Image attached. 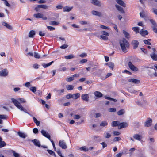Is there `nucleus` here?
I'll use <instances>...</instances> for the list:
<instances>
[{"label":"nucleus","mask_w":157,"mask_h":157,"mask_svg":"<svg viewBox=\"0 0 157 157\" xmlns=\"http://www.w3.org/2000/svg\"><path fill=\"white\" fill-rule=\"evenodd\" d=\"M100 27L101 28H102V29H107V30H110V28L109 27H107V26L104 25H101L100 26Z\"/></svg>","instance_id":"51"},{"label":"nucleus","mask_w":157,"mask_h":157,"mask_svg":"<svg viewBox=\"0 0 157 157\" xmlns=\"http://www.w3.org/2000/svg\"><path fill=\"white\" fill-rule=\"evenodd\" d=\"M154 32L157 33V26H151Z\"/></svg>","instance_id":"62"},{"label":"nucleus","mask_w":157,"mask_h":157,"mask_svg":"<svg viewBox=\"0 0 157 157\" xmlns=\"http://www.w3.org/2000/svg\"><path fill=\"white\" fill-rule=\"evenodd\" d=\"M68 45L66 44H64L60 47V48L61 49H65L67 48Z\"/></svg>","instance_id":"59"},{"label":"nucleus","mask_w":157,"mask_h":157,"mask_svg":"<svg viewBox=\"0 0 157 157\" xmlns=\"http://www.w3.org/2000/svg\"><path fill=\"white\" fill-rule=\"evenodd\" d=\"M41 133L42 135L46 137L48 139H49L50 138V136L44 130H42L41 131Z\"/></svg>","instance_id":"17"},{"label":"nucleus","mask_w":157,"mask_h":157,"mask_svg":"<svg viewBox=\"0 0 157 157\" xmlns=\"http://www.w3.org/2000/svg\"><path fill=\"white\" fill-rule=\"evenodd\" d=\"M73 95L72 94H69L66 96V98L67 99H69L71 98H73Z\"/></svg>","instance_id":"63"},{"label":"nucleus","mask_w":157,"mask_h":157,"mask_svg":"<svg viewBox=\"0 0 157 157\" xmlns=\"http://www.w3.org/2000/svg\"><path fill=\"white\" fill-rule=\"evenodd\" d=\"M73 8V6H66L63 7V12H69Z\"/></svg>","instance_id":"16"},{"label":"nucleus","mask_w":157,"mask_h":157,"mask_svg":"<svg viewBox=\"0 0 157 157\" xmlns=\"http://www.w3.org/2000/svg\"><path fill=\"white\" fill-rule=\"evenodd\" d=\"M128 82L133 83L135 84H138L140 82V81L135 78H129L128 80Z\"/></svg>","instance_id":"13"},{"label":"nucleus","mask_w":157,"mask_h":157,"mask_svg":"<svg viewBox=\"0 0 157 157\" xmlns=\"http://www.w3.org/2000/svg\"><path fill=\"white\" fill-rule=\"evenodd\" d=\"M128 66L129 68L133 71H138V68L133 65L131 62H128Z\"/></svg>","instance_id":"7"},{"label":"nucleus","mask_w":157,"mask_h":157,"mask_svg":"<svg viewBox=\"0 0 157 157\" xmlns=\"http://www.w3.org/2000/svg\"><path fill=\"white\" fill-rule=\"evenodd\" d=\"M56 152L59 156H60L61 157H62V153L60 149H57Z\"/></svg>","instance_id":"60"},{"label":"nucleus","mask_w":157,"mask_h":157,"mask_svg":"<svg viewBox=\"0 0 157 157\" xmlns=\"http://www.w3.org/2000/svg\"><path fill=\"white\" fill-rule=\"evenodd\" d=\"M152 121L150 118H148L144 123V125L145 127H149L152 124Z\"/></svg>","instance_id":"8"},{"label":"nucleus","mask_w":157,"mask_h":157,"mask_svg":"<svg viewBox=\"0 0 157 157\" xmlns=\"http://www.w3.org/2000/svg\"><path fill=\"white\" fill-rule=\"evenodd\" d=\"M49 24L50 25H57L59 24V23L55 21H51Z\"/></svg>","instance_id":"39"},{"label":"nucleus","mask_w":157,"mask_h":157,"mask_svg":"<svg viewBox=\"0 0 157 157\" xmlns=\"http://www.w3.org/2000/svg\"><path fill=\"white\" fill-rule=\"evenodd\" d=\"M125 113L124 109H122L117 112V114L119 116H120L124 114Z\"/></svg>","instance_id":"33"},{"label":"nucleus","mask_w":157,"mask_h":157,"mask_svg":"<svg viewBox=\"0 0 157 157\" xmlns=\"http://www.w3.org/2000/svg\"><path fill=\"white\" fill-rule=\"evenodd\" d=\"M33 119L34 122L36 124L37 126H39L40 125V121H38L37 119L34 117H33Z\"/></svg>","instance_id":"45"},{"label":"nucleus","mask_w":157,"mask_h":157,"mask_svg":"<svg viewBox=\"0 0 157 157\" xmlns=\"http://www.w3.org/2000/svg\"><path fill=\"white\" fill-rule=\"evenodd\" d=\"M101 33L104 35H105V36H109V33H108L107 32L105 31H101Z\"/></svg>","instance_id":"55"},{"label":"nucleus","mask_w":157,"mask_h":157,"mask_svg":"<svg viewBox=\"0 0 157 157\" xmlns=\"http://www.w3.org/2000/svg\"><path fill=\"white\" fill-rule=\"evenodd\" d=\"M148 33V32L147 30H141L140 31V34L143 36H145V35H147Z\"/></svg>","instance_id":"30"},{"label":"nucleus","mask_w":157,"mask_h":157,"mask_svg":"<svg viewBox=\"0 0 157 157\" xmlns=\"http://www.w3.org/2000/svg\"><path fill=\"white\" fill-rule=\"evenodd\" d=\"M34 16L37 18H42L43 20H46L47 19V17L44 16L43 14L40 13L34 14Z\"/></svg>","instance_id":"10"},{"label":"nucleus","mask_w":157,"mask_h":157,"mask_svg":"<svg viewBox=\"0 0 157 157\" xmlns=\"http://www.w3.org/2000/svg\"><path fill=\"white\" fill-rule=\"evenodd\" d=\"M123 33L124 34L125 37L127 39H129L130 37L129 34L125 30L123 31Z\"/></svg>","instance_id":"36"},{"label":"nucleus","mask_w":157,"mask_h":157,"mask_svg":"<svg viewBox=\"0 0 157 157\" xmlns=\"http://www.w3.org/2000/svg\"><path fill=\"white\" fill-rule=\"evenodd\" d=\"M151 39H148V40H144V42L145 44L148 45H151V44L149 42Z\"/></svg>","instance_id":"48"},{"label":"nucleus","mask_w":157,"mask_h":157,"mask_svg":"<svg viewBox=\"0 0 157 157\" xmlns=\"http://www.w3.org/2000/svg\"><path fill=\"white\" fill-rule=\"evenodd\" d=\"M66 88L67 90H71L73 89L74 86L72 85H67L66 86Z\"/></svg>","instance_id":"41"},{"label":"nucleus","mask_w":157,"mask_h":157,"mask_svg":"<svg viewBox=\"0 0 157 157\" xmlns=\"http://www.w3.org/2000/svg\"><path fill=\"white\" fill-rule=\"evenodd\" d=\"M75 57V56L72 54H70L67 56H64V58L66 59H73Z\"/></svg>","instance_id":"26"},{"label":"nucleus","mask_w":157,"mask_h":157,"mask_svg":"<svg viewBox=\"0 0 157 157\" xmlns=\"http://www.w3.org/2000/svg\"><path fill=\"white\" fill-rule=\"evenodd\" d=\"M119 43L122 51L124 52H127V48H128L129 44L128 41L124 38H123L119 41Z\"/></svg>","instance_id":"2"},{"label":"nucleus","mask_w":157,"mask_h":157,"mask_svg":"<svg viewBox=\"0 0 157 157\" xmlns=\"http://www.w3.org/2000/svg\"><path fill=\"white\" fill-rule=\"evenodd\" d=\"M6 145V143L4 141H0V148H2Z\"/></svg>","instance_id":"49"},{"label":"nucleus","mask_w":157,"mask_h":157,"mask_svg":"<svg viewBox=\"0 0 157 157\" xmlns=\"http://www.w3.org/2000/svg\"><path fill=\"white\" fill-rule=\"evenodd\" d=\"M30 90L33 93L36 92V88L35 87H31L30 88Z\"/></svg>","instance_id":"54"},{"label":"nucleus","mask_w":157,"mask_h":157,"mask_svg":"<svg viewBox=\"0 0 157 157\" xmlns=\"http://www.w3.org/2000/svg\"><path fill=\"white\" fill-rule=\"evenodd\" d=\"M140 17L144 18L145 21L147 20L149 18L148 15L146 12L142 11L140 13Z\"/></svg>","instance_id":"5"},{"label":"nucleus","mask_w":157,"mask_h":157,"mask_svg":"<svg viewBox=\"0 0 157 157\" xmlns=\"http://www.w3.org/2000/svg\"><path fill=\"white\" fill-rule=\"evenodd\" d=\"M8 118V116L6 115L0 114V124H3V121L2 119H6Z\"/></svg>","instance_id":"19"},{"label":"nucleus","mask_w":157,"mask_h":157,"mask_svg":"<svg viewBox=\"0 0 157 157\" xmlns=\"http://www.w3.org/2000/svg\"><path fill=\"white\" fill-rule=\"evenodd\" d=\"M132 44L133 46V48L134 49L137 48L139 44V42L136 40H133L132 42Z\"/></svg>","instance_id":"18"},{"label":"nucleus","mask_w":157,"mask_h":157,"mask_svg":"<svg viewBox=\"0 0 157 157\" xmlns=\"http://www.w3.org/2000/svg\"><path fill=\"white\" fill-rule=\"evenodd\" d=\"M94 94L95 96L97 97L98 98L101 97L103 96L102 94L100 92L98 91H96L94 92Z\"/></svg>","instance_id":"22"},{"label":"nucleus","mask_w":157,"mask_h":157,"mask_svg":"<svg viewBox=\"0 0 157 157\" xmlns=\"http://www.w3.org/2000/svg\"><path fill=\"white\" fill-rule=\"evenodd\" d=\"M128 91L129 92H130V93H134V94L136 93V92H137V91L133 89L132 88H129L128 90Z\"/></svg>","instance_id":"43"},{"label":"nucleus","mask_w":157,"mask_h":157,"mask_svg":"<svg viewBox=\"0 0 157 157\" xmlns=\"http://www.w3.org/2000/svg\"><path fill=\"white\" fill-rule=\"evenodd\" d=\"M121 139V138L120 137H115L113 139V141H119Z\"/></svg>","instance_id":"61"},{"label":"nucleus","mask_w":157,"mask_h":157,"mask_svg":"<svg viewBox=\"0 0 157 157\" xmlns=\"http://www.w3.org/2000/svg\"><path fill=\"white\" fill-rule=\"evenodd\" d=\"M91 13L93 15L97 16L99 17L102 16V14L101 13L98 11L93 10L92 11Z\"/></svg>","instance_id":"14"},{"label":"nucleus","mask_w":157,"mask_h":157,"mask_svg":"<svg viewBox=\"0 0 157 157\" xmlns=\"http://www.w3.org/2000/svg\"><path fill=\"white\" fill-rule=\"evenodd\" d=\"M128 126V124L126 122H123L122 123H119V124L118 128L121 129L122 128H125L127 127Z\"/></svg>","instance_id":"12"},{"label":"nucleus","mask_w":157,"mask_h":157,"mask_svg":"<svg viewBox=\"0 0 157 157\" xmlns=\"http://www.w3.org/2000/svg\"><path fill=\"white\" fill-rule=\"evenodd\" d=\"M11 100L12 102L14 103V105L20 110L23 111L29 114V113L27 112L26 109L22 107L19 102H20L21 103H24L26 102V101L24 99L19 98L18 99V100H17L14 98H12Z\"/></svg>","instance_id":"1"},{"label":"nucleus","mask_w":157,"mask_h":157,"mask_svg":"<svg viewBox=\"0 0 157 157\" xmlns=\"http://www.w3.org/2000/svg\"><path fill=\"white\" fill-rule=\"evenodd\" d=\"M74 79V77H71L68 78H67L66 79V81L68 82H70L73 80Z\"/></svg>","instance_id":"53"},{"label":"nucleus","mask_w":157,"mask_h":157,"mask_svg":"<svg viewBox=\"0 0 157 157\" xmlns=\"http://www.w3.org/2000/svg\"><path fill=\"white\" fill-rule=\"evenodd\" d=\"M108 111L110 112H114L116 111L115 108H110L108 109Z\"/></svg>","instance_id":"52"},{"label":"nucleus","mask_w":157,"mask_h":157,"mask_svg":"<svg viewBox=\"0 0 157 157\" xmlns=\"http://www.w3.org/2000/svg\"><path fill=\"white\" fill-rule=\"evenodd\" d=\"M108 125V123L106 121H104L101 122L100 124V126L103 127H105Z\"/></svg>","instance_id":"44"},{"label":"nucleus","mask_w":157,"mask_h":157,"mask_svg":"<svg viewBox=\"0 0 157 157\" xmlns=\"http://www.w3.org/2000/svg\"><path fill=\"white\" fill-rule=\"evenodd\" d=\"M91 2L92 3L95 5L98 6H100V2L97 0H91Z\"/></svg>","instance_id":"28"},{"label":"nucleus","mask_w":157,"mask_h":157,"mask_svg":"<svg viewBox=\"0 0 157 157\" xmlns=\"http://www.w3.org/2000/svg\"><path fill=\"white\" fill-rule=\"evenodd\" d=\"M2 25L10 30H12V27L9 24L5 22H2Z\"/></svg>","instance_id":"23"},{"label":"nucleus","mask_w":157,"mask_h":157,"mask_svg":"<svg viewBox=\"0 0 157 157\" xmlns=\"http://www.w3.org/2000/svg\"><path fill=\"white\" fill-rule=\"evenodd\" d=\"M116 8L120 11L122 13H124V11L123 10V8L121 7L120 6L118 5H116Z\"/></svg>","instance_id":"31"},{"label":"nucleus","mask_w":157,"mask_h":157,"mask_svg":"<svg viewBox=\"0 0 157 157\" xmlns=\"http://www.w3.org/2000/svg\"><path fill=\"white\" fill-rule=\"evenodd\" d=\"M72 95H73V98L74 99H76L80 97V94L79 93H77L74 94H73Z\"/></svg>","instance_id":"35"},{"label":"nucleus","mask_w":157,"mask_h":157,"mask_svg":"<svg viewBox=\"0 0 157 157\" xmlns=\"http://www.w3.org/2000/svg\"><path fill=\"white\" fill-rule=\"evenodd\" d=\"M147 70L148 75L151 77H157V73L155 72V70L154 68L148 67Z\"/></svg>","instance_id":"3"},{"label":"nucleus","mask_w":157,"mask_h":157,"mask_svg":"<svg viewBox=\"0 0 157 157\" xmlns=\"http://www.w3.org/2000/svg\"><path fill=\"white\" fill-rule=\"evenodd\" d=\"M57 92H58V93L59 95H62V93H63L64 92V90L63 89L58 90H57Z\"/></svg>","instance_id":"56"},{"label":"nucleus","mask_w":157,"mask_h":157,"mask_svg":"<svg viewBox=\"0 0 157 157\" xmlns=\"http://www.w3.org/2000/svg\"><path fill=\"white\" fill-rule=\"evenodd\" d=\"M81 98L83 101H85L88 102L89 101V96L88 94H82Z\"/></svg>","instance_id":"11"},{"label":"nucleus","mask_w":157,"mask_h":157,"mask_svg":"<svg viewBox=\"0 0 157 157\" xmlns=\"http://www.w3.org/2000/svg\"><path fill=\"white\" fill-rule=\"evenodd\" d=\"M106 64L111 69H112V70H113V68L114 67V64L111 62H109L107 63Z\"/></svg>","instance_id":"27"},{"label":"nucleus","mask_w":157,"mask_h":157,"mask_svg":"<svg viewBox=\"0 0 157 157\" xmlns=\"http://www.w3.org/2000/svg\"><path fill=\"white\" fill-rule=\"evenodd\" d=\"M79 149L82 151L86 152L88 151L89 149L86 146H83L79 148Z\"/></svg>","instance_id":"40"},{"label":"nucleus","mask_w":157,"mask_h":157,"mask_svg":"<svg viewBox=\"0 0 157 157\" xmlns=\"http://www.w3.org/2000/svg\"><path fill=\"white\" fill-rule=\"evenodd\" d=\"M113 133L114 136H119L121 134L120 132L117 131H113Z\"/></svg>","instance_id":"57"},{"label":"nucleus","mask_w":157,"mask_h":157,"mask_svg":"<svg viewBox=\"0 0 157 157\" xmlns=\"http://www.w3.org/2000/svg\"><path fill=\"white\" fill-rule=\"evenodd\" d=\"M47 151L48 152L50 155H54L55 157L56 156V155L54 153V152H53V151L50 150H48Z\"/></svg>","instance_id":"50"},{"label":"nucleus","mask_w":157,"mask_h":157,"mask_svg":"<svg viewBox=\"0 0 157 157\" xmlns=\"http://www.w3.org/2000/svg\"><path fill=\"white\" fill-rule=\"evenodd\" d=\"M119 122L117 121H113L111 124V125L112 127H116L118 126H119Z\"/></svg>","instance_id":"34"},{"label":"nucleus","mask_w":157,"mask_h":157,"mask_svg":"<svg viewBox=\"0 0 157 157\" xmlns=\"http://www.w3.org/2000/svg\"><path fill=\"white\" fill-rule=\"evenodd\" d=\"M151 53L150 56L153 60L157 61V51L155 48H153L151 51Z\"/></svg>","instance_id":"4"},{"label":"nucleus","mask_w":157,"mask_h":157,"mask_svg":"<svg viewBox=\"0 0 157 157\" xmlns=\"http://www.w3.org/2000/svg\"><path fill=\"white\" fill-rule=\"evenodd\" d=\"M35 34V31L32 30L30 31L28 35V36L29 38H33L34 37V36Z\"/></svg>","instance_id":"24"},{"label":"nucleus","mask_w":157,"mask_h":157,"mask_svg":"<svg viewBox=\"0 0 157 157\" xmlns=\"http://www.w3.org/2000/svg\"><path fill=\"white\" fill-rule=\"evenodd\" d=\"M149 21L152 25L151 26H157V24L154 20L150 19Z\"/></svg>","instance_id":"37"},{"label":"nucleus","mask_w":157,"mask_h":157,"mask_svg":"<svg viewBox=\"0 0 157 157\" xmlns=\"http://www.w3.org/2000/svg\"><path fill=\"white\" fill-rule=\"evenodd\" d=\"M100 144L102 145V147L103 148H105V147L107 146V144L105 142H103L100 143Z\"/></svg>","instance_id":"64"},{"label":"nucleus","mask_w":157,"mask_h":157,"mask_svg":"<svg viewBox=\"0 0 157 157\" xmlns=\"http://www.w3.org/2000/svg\"><path fill=\"white\" fill-rule=\"evenodd\" d=\"M33 56L35 58L37 59H39L40 58V56L39 54L36 52H35L34 53Z\"/></svg>","instance_id":"42"},{"label":"nucleus","mask_w":157,"mask_h":157,"mask_svg":"<svg viewBox=\"0 0 157 157\" xmlns=\"http://www.w3.org/2000/svg\"><path fill=\"white\" fill-rule=\"evenodd\" d=\"M132 29L136 32V33H139V28L138 27H133L132 28Z\"/></svg>","instance_id":"46"},{"label":"nucleus","mask_w":157,"mask_h":157,"mask_svg":"<svg viewBox=\"0 0 157 157\" xmlns=\"http://www.w3.org/2000/svg\"><path fill=\"white\" fill-rule=\"evenodd\" d=\"M133 137L138 140L140 141L142 139V136L138 134H135L133 135Z\"/></svg>","instance_id":"20"},{"label":"nucleus","mask_w":157,"mask_h":157,"mask_svg":"<svg viewBox=\"0 0 157 157\" xmlns=\"http://www.w3.org/2000/svg\"><path fill=\"white\" fill-rule=\"evenodd\" d=\"M56 8L58 9H62L63 8V6L61 4H59L57 5L56 7Z\"/></svg>","instance_id":"58"},{"label":"nucleus","mask_w":157,"mask_h":157,"mask_svg":"<svg viewBox=\"0 0 157 157\" xmlns=\"http://www.w3.org/2000/svg\"><path fill=\"white\" fill-rule=\"evenodd\" d=\"M104 136L105 138H109L111 137V135L108 132H105L104 133Z\"/></svg>","instance_id":"38"},{"label":"nucleus","mask_w":157,"mask_h":157,"mask_svg":"<svg viewBox=\"0 0 157 157\" xmlns=\"http://www.w3.org/2000/svg\"><path fill=\"white\" fill-rule=\"evenodd\" d=\"M8 72L7 69L5 68L0 71V76L6 77L8 75Z\"/></svg>","instance_id":"9"},{"label":"nucleus","mask_w":157,"mask_h":157,"mask_svg":"<svg viewBox=\"0 0 157 157\" xmlns=\"http://www.w3.org/2000/svg\"><path fill=\"white\" fill-rule=\"evenodd\" d=\"M37 7L39 8H42L44 9H48V6L45 5H37Z\"/></svg>","instance_id":"32"},{"label":"nucleus","mask_w":157,"mask_h":157,"mask_svg":"<svg viewBox=\"0 0 157 157\" xmlns=\"http://www.w3.org/2000/svg\"><path fill=\"white\" fill-rule=\"evenodd\" d=\"M117 3L124 7H125V4L122 0H116Z\"/></svg>","instance_id":"25"},{"label":"nucleus","mask_w":157,"mask_h":157,"mask_svg":"<svg viewBox=\"0 0 157 157\" xmlns=\"http://www.w3.org/2000/svg\"><path fill=\"white\" fill-rule=\"evenodd\" d=\"M17 134L20 137L22 138H25L27 136V135L26 134L22 132H17Z\"/></svg>","instance_id":"21"},{"label":"nucleus","mask_w":157,"mask_h":157,"mask_svg":"<svg viewBox=\"0 0 157 157\" xmlns=\"http://www.w3.org/2000/svg\"><path fill=\"white\" fill-rule=\"evenodd\" d=\"M31 141L33 143L34 145L38 147H40V141L36 139H34L31 140Z\"/></svg>","instance_id":"15"},{"label":"nucleus","mask_w":157,"mask_h":157,"mask_svg":"<svg viewBox=\"0 0 157 157\" xmlns=\"http://www.w3.org/2000/svg\"><path fill=\"white\" fill-rule=\"evenodd\" d=\"M59 145L63 149H66L67 146L64 140H60L59 141Z\"/></svg>","instance_id":"6"},{"label":"nucleus","mask_w":157,"mask_h":157,"mask_svg":"<svg viewBox=\"0 0 157 157\" xmlns=\"http://www.w3.org/2000/svg\"><path fill=\"white\" fill-rule=\"evenodd\" d=\"M105 99L109 100H110L113 101L114 102H116L117 101V100L112 98L110 97H107L106 96H105Z\"/></svg>","instance_id":"47"},{"label":"nucleus","mask_w":157,"mask_h":157,"mask_svg":"<svg viewBox=\"0 0 157 157\" xmlns=\"http://www.w3.org/2000/svg\"><path fill=\"white\" fill-rule=\"evenodd\" d=\"M53 62H54L53 61H52L47 64L43 63L42 64V66L44 68H45L50 66L53 63Z\"/></svg>","instance_id":"29"}]
</instances>
